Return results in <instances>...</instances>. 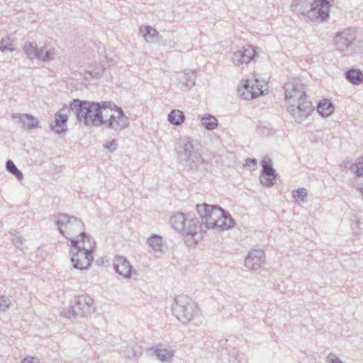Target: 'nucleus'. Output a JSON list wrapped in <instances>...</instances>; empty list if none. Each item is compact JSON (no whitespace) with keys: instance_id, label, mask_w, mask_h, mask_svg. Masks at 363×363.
<instances>
[{"instance_id":"f257e3e1","label":"nucleus","mask_w":363,"mask_h":363,"mask_svg":"<svg viewBox=\"0 0 363 363\" xmlns=\"http://www.w3.org/2000/svg\"><path fill=\"white\" fill-rule=\"evenodd\" d=\"M288 112L298 122L303 121L314 110L308 99L305 86L298 79L286 82L284 86Z\"/></svg>"},{"instance_id":"f03ea898","label":"nucleus","mask_w":363,"mask_h":363,"mask_svg":"<svg viewBox=\"0 0 363 363\" xmlns=\"http://www.w3.org/2000/svg\"><path fill=\"white\" fill-rule=\"evenodd\" d=\"M334 0H294V11L308 16L311 21L322 22L329 17L330 8Z\"/></svg>"},{"instance_id":"7ed1b4c3","label":"nucleus","mask_w":363,"mask_h":363,"mask_svg":"<svg viewBox=\"0 0 363 363\" xmlns=\"http://www.w3.org/2000/svg\"><path fill=\"white\" fill-rule=\"evenodd\" d=\"M70 110L79 122L86 125L99 126L101 123L103 115L99 102L73 99L70 102Z\"/></svg>"},{"instance_id":"20e7f679","label":"nucleus","mask_w":363,"mask_h":363,"mask_svg":"<svg viewBox=\"0 0 363 363\" xmlns=\"http://www.w3.org/2000/svg\"><path fill=\"white\" fill-rule=\"evenodd\" d=\"M95 244L93 238H88L84 242L71 239L69 254L74 268L84 270L90 267L94 259L92 249L95 247Z\"/></svg>"},{"instance_id":"39448f33","label":"nucleus","mask_w":363,"mask_h":363,"mask_svg":"<svg viewBox=\"0 0 363 363\" xmlns=\"http://www.w3.org/2000/svg\"><path fill=\"white\" fill-rule=\"evenodd\" d=\"M55 224L63 236L69 239H81L79 242L92 238L84 232V225L80 219L74 216H69L65 213H60L57 216Z\"/></svg>"},{"instance_id":"423d86ee","label":"nucleus","mask_w":363,"mask_h":363,"mask_svg":"<svg viewBox=\"0 0 363 363\" xmlns=\"http://www.w3.org/2000/svg\"><path fill=\"white\" fill-rule=\"evenodd\" d=\"M173 315L182 323H188L199 314L198 304L186 295H179L174 298L172 306Z\"/></svg>"},{"instance_id":"0eeeda50","label":"nucleus","mask_w":363,"mask_h":363,"mask_svg":"<svg viewBox=\"0 0 363 363\" xmlns=\"http://www.w3.org/2000/svg\"><path fill=\"white\" fill-rule=\"evenodd\" d=\"M177 155L179 162L188 171H196L202 163L201 156L195 150L192 140L188 137L179 138Z\"/></svg>"},{"instance_id":"6e6552de","label":"nucleus","mask_w":363,"mask_h":363,"mask_svg":"<svg viewBox=\"0 0 363 363\" xmlns=\"http://www.w3.org/2000/svg\"><path fill=\"white\" fill-rule=\"evenodd\" d=\"M94 300L87 294L75 296L72 303L61 313L64 318L72 319L86 318L94 312Z\"/></svg>"},{"instance_id":"1a4fd4ad","label":"nucleus","mask_w":363,"mask_h":363,"mask_svg":"<svg viewBox=\"0 0 363 363\" xmlns=\"http://www.w3.org/2000/svg\"><path fill=\"white\" fill-rule=\"evenodd\" d=\"M197 212L201 218L200 225H202V232L206 229L215 228L216 220L223 216L224 210L220 207L206 203L196 205Z\"/></svg>"},{"instance_id":"9d476101","label":"nucleus","mask_w":363,"mask_h":363,"mask_svg":"<svg viewBox=\"0 0 363 363\" xmlns=\"http://www.w3.org/2000/svg\"><path fill=\"white\" fill-rule=\"evenodd\" d=\"M100 125H104L106 128L118 133L129 125V119L122 108H118L117 111L111 113L108 119L103 118Z\"/></svg>"},{"instance_id":"9b49d317","label":"nucleus","mask_w":363,"mask_h":363,"mask_svg":"<svg viewBox=\"0 0 363 363\" xmlns=\"http://www.w3.org/2000/svg\"><path fill=\"white\" fill-rule=\"evenodd\" d=\"M23 51L30 60L37 59L43 62H50L54 59L55 50L47 46L38 48L30 42H27L23 46Z\"/></svg>"},{"instance_id":"f8f14e48","label":"nucleus","mask_w":363,"mask_h":363,"mask_svg":"<svg viewBox=\"0 0 363 363\" xmlns=\"http://www.w3.org/2000/svg\"><path fill=\"white\" fill-rule=\"evenodd\" d=\"M356 40V33L352 29H345L335 35L334 44L336 49L342 52L352 50Z\"/></svg>"},{"instance_id":"ddd939ff","label":"nucleus","mask_w":363,"mask_h":363,"mask_svg":"<svg viewBox=\"0 0 363 363\" xmlns=\"http://www.w3.org/2000/svg\"><path fill=\"white\" fill-rule=\"evenodd\" d=\"M262 172L259 177L261 184L266 186H273L277 179L275 169L272 167V161L267 157H263L262 162Z\"/></svg>"},{"instance_id":"4468645a","label":"nucleus","mask_w":363,"mask_h":363,"mask_svg":"<svg viewBox=\"0 0 363 363\" xmlns=\"http://www.w3.org/2000/svg\"><path fill=\"white\" fill-rule=\"evenodd\" d=\"M113 264L115 272L125 279H130L132 275L137 274V272L132 269L129 261L123 256H116Z\"/></svg>"},{"instance_id":"2eb2a0df","label":"nucleus","mask_w":363,"mask_h":363,"mask_svg":"<svg viewBox=\"0 0 363 363\" xmlns=\"http://www.w3.org/2000/svg\"><path fill=\"white\" fill-rule=\"evenodd\" d=\"M265 255L263 250H252L245 260V266L252 270L257 271L265 264Z\"/></svg>"},{"instance_id":"dca6fc26","label":"nucleus","mask_w":363,"mask_h":363,"mask_svg":"<svg viewBox=\"0 0 363 363\" xmlns=\"http://www.w3.org/2000/svg\"><path fill=\"white\" fill-rule=\"evenodd\" d=\"M184 228L186 231L190 230L189 233H182L185 237L191 238V245L196 244L202 238V225H200V220L198 218L186 219L184 223Z\"/></svg>"},{"instance_id":"f3484780","label":"nucleus","mask_w":363,"mask_h":363,"mask_svg":"<svg viewBox=\"0 0 363 363\" xmlns=\"http://www.w3.org/2000/svg\"><path fill=\"white\" fill-rule=\"evenodd\" d=\"M255 50L251 47H243L241 50L235 51L232 57L231 62L235 66L248 64L255 57Z\"/></svg>"},{"instance_id":"a211bd4d","label":"nucleus","mask_w":363,"mask_h":363,"mask_svg":"<svg viewBox=\"0 0 363 363\" xmlns=\"http://www.w3.org/2000/svg\"><path fill=\"white\" fill-rule=\"evenodd\" d=\"M11 118L23 130H32L38 128V120L33 115L17 113H13Z\"/></svg>"},{"instance_id":"6ab92c4d","label":"nucleus","mask_w":363,"mask_h":363,"mask_svg":"<svg viewBox=\"0 0 363 363\" xmlns=\"http://www.w3.org/2000/svg\"><path fill=\"white\" fill-rule=\"evenodd\" d=\"M70 107L63 108L57 111L55 115L54 124H50L51 129L57 134L63 133L67 130V123L68 121V116L67 112H70Z\"/></svg>"},{"instance_id":"aec40b11","label":"nucleus","mask_w":363,"mask_h":363,"mask_svg":"<svg viewBox=\"0 0 363 363\" xmlns=\"http://www.w3.org/2000/svg\"><path fill=\"white\" fill-rule=\"evenodd\" d=\"M258 83L259 81L257 79H247L245 82L243 84L245 91L242 94L245 99H252L263 92V86H261L260 87H258Z\"/></svg>"},{"instance_id":"412c9836","label":"nucleus","mask_w":363,"mask_h":363,"mask_svg":"<svg viewBox=\"0 0 363 363\" xmlns=\"http://www.w3.org/2000/svg\"><path fill=\"white\" fill-rule=\"evenodd\" d=\"M151 350L157 357V359L162 363H169L174 355V351L171 347H166L162 344L152 347Z\"/></svg>"},{"instance_id":"4be33fe9","label":"nucleus","mask_w":363,"mask_h":363,"mask_svg":"<svg viewBox=\"0 0 363 363\" xmlns=\"http://www.w3.org/2000/svg\"><path fill=\"white\" fill-rule=\"evenodd\" d=\"M196 78V73L191 69H185L179 73L177 79L180 82V89L187 91L191 89L195 85Z\"/></svg>"},{"instance_id":"5701e85b","label":"nucleus","mask_w":363,"mask_h":363,"mask_svg":"<svg viewBox=\"0 0 363 363\" xmlns=\"http://www.w3.org/2000/svg\"><path fill=\"white\" fill-rule=\"evenodd\" d=\"M187 218L182 212H177L170 217L169 221L172 226L180 233H189L190 230L186 231L187 228H184V223Z\"/></svg>"},{"instance_id":"b1692460","label":"nucleus","mask_w":363,"mask_h":363,"mask_svg":"<svg viewBox=\"0 0 363 363\" xmlns=\"http://www.w3.org/2000/svg\"><path fill=\"white\" fill-rule=\"evenodd\" d=\"M139 33L147 43H154L158 39V31L150 26L142 25L139 28Z\"/></svg>"},{"instance_id":"393cba45","label":"nucleus","mask_w":363,"mask_h":363,"mask_svg":"<svg viewBox=\"0 0 363 363\" xmlns=\"http://www.w3.org/2000/svg\"><path fill=\"white\" fill-rule=\"evenodd\" d=\"M215 223V228H213V229L221 231L233 228L235 223L230 213L228 211H224L223 216L219 217Z\"/></svg>"},{"instance_id":"a878e982","label":"nucleus","mask_w":363,"mask_h":363,"mask_svg":"<svg viewBox=\"0 0 363 363\" xmlns=\"http://www.w3.org/2000/svg\"><path fill=\"white\" fill-rule=\"evenodd\" d=\"M345 77L349 82L354 85L363 82V73L360 69H350L345 73Z\"/></svg>"},{"instance_id":"bb28decb","label":"nucleus","mask_w":363,"mask_h":363,"mask_svg":"<svg viewBox=\"0 0 363 363\" xmlns=\"http://www.w3.org/2000/svg\"><path fill=\"white\" fill-rule=\"evenodd\" d=\"M333 111L334 107L328 99L320 101L317 106V111L323 117L329 116L333 113Z\"/></svg>"},{"instance_id":"cd10ccee","label":"nucleus","mask_w":363,"mask_h":363,"mask_svg":"<svg viewBox=\"0 0 363 363\" xmlns=\"http://www.w3.org/2000/svg\"><path fill=\"white\" fill-rule=\"evenodd\" d=\"M201 123L208 130H213L218 125L216 117L209 113H206L201 118Z\"/></svg>"},{"instance_id":"c85d7f7f","label":"nucleus","mask_w":363,"mask_h":363,"mask_svg":"<svg viewBox=\"0 0 363 363\" xmlns=\"http://www.w3.org/2000/svg\"><path fill=\"white\" fill-rule=\"evenodd\" d=\"M168 121L174 125H182L184 120H185V116L184 113L178 109L172 110L169 114H168Z\"/></svg>"},{"instance_id":"c756f323","label":"nucleus","mask_w":363,"mask_h":363,"mask_svg":"<svg viewBox=\"0 0 363 363\" xmlns=\"http://www.w3.org/2000/svg\"><path fill=\"white\" fill-rule=\"evenodd\" d=\"M105 62H99L89 66V69L86 72L93 78H100L105 70Z\"/></svg>"},{"instance_id":"7c9ffc66","label":"nucleus","mask_w":363,"mask_h":363,"mask_svg":"<svg viewBox=\"0 0 363 363\" xmlns=\"http://www.w3.org/2000/svg\"><path fill=\"white\" fill-rule=\"evenodd\" d=\"M6 170L16 177V178L20 181L23 178V173L16 167V164L11 160H9L6 162Z\"/></svg>"},{"instance_id":"2f4dec72","label":"nucleus","mask_w":363,"mask_h":363,"mask_svg":"<svg viewBox=\"0 0 363 363\" xmlns=\"http://www.w3.org/2000/svg\"><path fill=\"white\" fill-rule=\"evenodd\" d=\"M125 353L128 359L138 358L141 356L143 351L140 346L138 345H133L128 347Z\"/></svg>"},{"instance_id":"473e14b6","label":"nucleus","mask_w":363,"mask_h":363,"mask_svg":"<svg viewBox=\"0 0 363 363\" xmlns=\"http://www.w3.org/2000/svg\"><path fill=\"white\" fill-rule=\"evenodd\" d=\"M147 242L154 251H161L162 242V237L157 235H151Z\"/></svg>"},{"instance_id":"72a5a7b5","label":"nucleus","mask_w":363,"mask_h":363,"mask_svg":"<svg viewBox=\"0 0 363 363\" xmlns=\"http://www.w3.org/2000/svg\"><path fill=\"white\" fill-rule=\"evenodd\" d=\"M350 169L357 176H363V157L358 159V160L351 164Z\"/></svg>"},{"instance_id":"f704fd0d","label":"nucleus","mask_w":363,"mask_h":363,"mask_svg":"<svg viewBox=\"0 0 363 363\" xmlns=\"http://www.w3.org/2000/svg\"><path fill=\"white\" fill-rule=\"evenodd\" d=\"M11 240L13 245L21 250L23 249L24 245V241L25 240L23 238V237L17 232L15 231V233H10Z\"/></svg>"},{"instance_id":"c9c22d12","label":"nucleus","mask_w":363,"mask_h":363,"mask_svg":"<svg viewBox=\"0 0 363 363\" xmlns=\"http://www.w3.org/2000/svg\"><path fill=\"white\" fill-rule=\"evenodd\" d=\"M293 196L296 201L305 202L307 196V191L305 188H299L293 191Z\"/></svg>"},{"instance_id":"e433bc0d","label":"nucleus","mask_w":363,"mask_h":363,"mask_svg":"<svg viewBox=\"0 0 363 363\" xmlns=\"http://www.w3.org/2000/svg\"><path fill=\"white\" fill-rule=\"evenodd\" d=\"M14 50L13 45L10 42L9 38H3L0 41V51L13 52Z\"/></svg>"},{"instance_id":"4c0bfd02","label":"nucleus","mask_w":363,"mask_h":363,"mask_svg":"<svg viewBox=\"0 0 363 363\" xmlns=\"http://www.w3.org/2000/svg\"><path fill=\"white\" fill-rule=\"evenodd\" d=\"M100 106V111L102 112V111H105L106 109H109L111 111H114L115 112L117 111V108L119 107L117 106L114 103L111 101H102L101 103H99Z\"/></svg>"},{"instance_id":"58836bf2","label":"nucleus","mask_w":363,"mask_h":363,"mask_svg":"<svg viewBox=\"0 0 363 363\" xmlns=\"http://www.w3.org/2000/svg\"><path fill=\"white\" fill-rule=\"evenodd\" d=\"M11 305V300L6 296H1L0 297V311H6Z\"/></svg>"},{"instance_id":"ea45409f","label":"nucleus","mask_w":363,"mask_h":363,"mask_svg":"<svg viewBox=\"0 0 363 363\" xmlns=\"http://www.w3.org/2000/svg\"><path fill=\"white\" fill-rule=\"evenodd\" d=\"M352 51L354 52H363V38H357V36L356 35V40L355 43L354 44V47L352 48Z\"/></svg>"},{"instance_id":"a19ab883","label":"nucleus","mask_w":363,"mask_h":363,"mask_svg":"<svg viewBox=\"0 0 363 363\" xmlns=\"http://www.w3.org/2000/svg\"><path fill=\"white\" fill-rule=\"evenodd\" d=\"M117 147V143L116 140H112L111 142H108L105 144L104 147L107 149L111 152H113L116 151Z\"/></svg>"},{"instance_id":"79ce46f5","label":"nucleus","mask_w":363,"mask_h":363,"mask_svg":"<svg viewBox=\"0 0 363 363\" xmlns=\"http://www.w3.org/2000/svg\"><path fill=\"white\" fill-rule=\"evenodd\" d=\"M328 363H343L340 358L333 353H330L327 357Z\"/></svg>"},{"instance_id":"37998d69","label":"nucleus","mask_w":363,"mask_h":363,"mask_svg":"<svg viewBox=\"0 0 363 363\" xmlns=\"http://www.w3.org/2000/svg\"><path fill=\"white\" fill-rule=\"evenodd\" d=\"M245 165L255 169L257 167V160L255 159L247 158L245 162Z\"/></svg>"},{"instance_id":"c03bdc74","label":"nucleus","mask_w":363,"mask_h":363,"mask_svg":"<svg viewBox=\"0 0 363 363\" xmlns=\"http://www.w3.org/2000/svg\"><path fill=\"white\" fill-rule=\"evenodd\" d=\"M21 363H40L38 359L33 357H27L21 360Z\"/></svg>"},{"instance_id":"a18cd8bd","label":"nucleus","mask_w":363,"mask_h":363,"mask_svg":"<svg viewBox=\"0 0 363 363\" xmlns=\"http://www.w3.org/2000/svg\"><path fill=\"white\" fill-rule=\"evenodd\" d=\"M361 225H362V223L358 220H355L354 222H353L352 223V229L354 233H355V234L359 233L358 230L360 229Z\"/></svg>"},{"instance_id":"49530a36","label":"nucleus","mask_w":363,"mask_h":363,"mask_svg":"<svg viewBox=\"0 0 363 363\" xmlns=\"http://www.w3.org/2000/svg\"><path fill=\"white\" fill-rule=\"evenodd\" d=\"M353 186L363 196V184H354Z\"/></svg>"},{"instance_id":"de8ad7c7","label":"nucleus","mask_w":363,"mask_h":363,"mask_svg":"<svg viewBox=\"0 0 363 363\" xmlns=\"http://www.w3.org/2000/svg\"><path fill=\"white\" fill-rule=\"evenodd\" d=\"M239 357H240V354H236V359L240 361Z\"/></svg>"},{"instance_id":"09e8293b","label":"nucleus","mask_w":363,"mask_h":363,"mask_svg":"<svg viewBox=\"0 0 363 363\" xmlns=\"http://www.w3.org/2000/svg\"><path fill=\"white\" fill-rule=\"evenodd\" d=\"M262 85L258 83V87H260Z\"/></svg>"}]
</instances>
